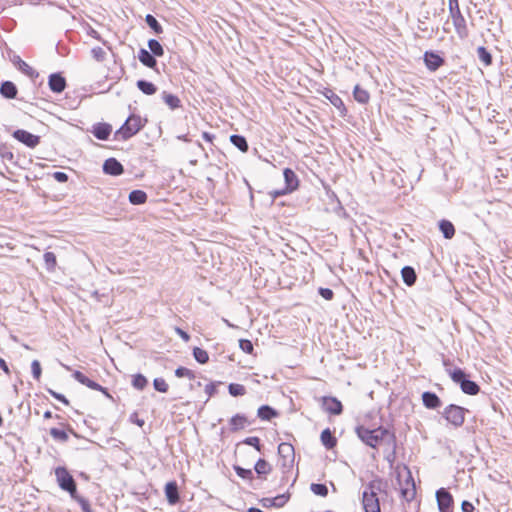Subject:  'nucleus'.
<instances>
[{
	"mask_svg": "<svg viewBox=\"0 0 512 512\" xmlns=\"http://www.w3.org/2000/svg\"><path fill=\"white\" fill-rule=\"evenodd\" d=\"M355 432L362 442L372 448H376L386 437H389L390 442L395 446V435L390 433L386 428L378 427L376 429H369L364 426H357Z\"/></svg>",
	"mask_w": 512,
	"mask_h": 512,
	"instance_id": "1",
	"label": "nucleus"
},
{
	"mask_svg": "<svg viewBox=\"0 0 512 512\" xmlns=\"http://www.w3.org/2000/svg\"><path fill=\"white\" fill-rule=\"evenodd\" d=\"M382 489V480L370 481L362 493V505L365 512H381L378 492Z\"/></svg>",
	"mask_w": 512,
	"mask_h": 512,
	"instance_id": "2",
	"label": "nucleus"
},
{
	"mask_svg": "<svg viewBox=\"0 0 512 512\" xmlns=\"http://www.w3.org/2000/svg\"><path fill=\"white\" fill-rule=\"evenodd\" d=\"M147 119L131 114L123 125L114 133L115 140H128L136 135L146 124Z\"/></svg>",
	"mask_w": 512,
	"mask_h": 512,
	"instance_id": "3",
	"label": "nucleus"
},
{
	"mask_svg": "<svg viewBox=\"0 0 512 512\" xmlns=\"http://www.w3.org/2000/svg\"><path fill=\"white\" fill-rule=\"evenodd\" d=\"M445 367L448 366L447 362H444ZM446 372L449 374L453 382L460 385L461 390L468 395H476L480 391L479 385L470 380L465 373V371L461 368H446Z\"/></svg>",
	"mask_w": 512,
	"mask_h": 512,
	"instance_id": "4",
	"label": "nucleus"
},
{
	"mask_svg": "<svg viewBox=\"0 0 512 512\" xmlns=\"http://www.w3.org/2000/svg\"><path fill=\"white\" fill-rule=\"evenodd\" d=\"M449 16L452 19L457 36L464 40L469 36L467 22L463 16L458 0H448Z\"/></svg>",
	"mask_w": 512,
	"mask_h": 512,
	"instance_id": "5",
	"label": "nucleus"
},
{
	"mask_svg": "<svg viewBox=\"0 0 512 512\" xmlns=\"http://www.w3.org/2000/svg\"><path fill=\"white\" fill-rule=\"evenodd\" d=\"M469 412L468 409L456 405L449 404L441 412V416L446 420L448 424L454 428H459L464 424L465 415Z\"/></svg>",
	"mask_w": 512,
	"mask_h": 512,
	"instance_id": "6",
	"label": "nucleus"
},
{
	"mask_svg": "<svg viewBox=\"0 0 512 512\" xmlns=\"http://www.w3.org/2000/svg\"><path fill=\"white\" fill-rule=\"evenodd\" d=\"M55 475L59 486L63 490L69 492L70 495L74 498L76 494V485L73 477L69 474V472L63 467H58L55 470Z\"/></svg>",
	"mask_w": 512,
	"mask_h": 512,
	"instance_id": "7",
	"label": "nucleus"
},
{
	"mask_svg": "<svg viewBox=\"0 0 512 512\" xmlns=\"http://www.w3.org/2000/svg\"><path fill=\"white\" fill-rule=\"evenodd\" d=\"M285 188L274 192V196H282L286 193L293 192L298 188L299 180L295 172L290 168H285L283 171Z\"/></svg>",
	"mask_w": 512,
	"mask_h": 512,
	"instance_id": "8",
	"label": "nucleus"
},
{
	"mask_svg": "<svg viewBox=\"0 0 512 512\" xmlns=\"http://www.w3.org/2000/svg\"><path fill=\"white\" fill-rule=\"evenodd\" d=\"M436 499L440 512H452L453 497L445 488L437 490Z\"/></svg>",
	"mask_w": 512,
	"mask_h": 512,
	"instance_id": "9",
	"label": "nucleus"
},
{
	"mask_svg": "<svg viewBox=\"0 0 512 512\" xmlns=\"http://www.w3.org/2000/svg\"><path fill=\"white\" fill-rule=\"evenodd\" d=\"M13 137L30 148L36 147L40 142L39 136L22 129L16 130Z\"/></svg>",
	"mask_w": 512,
	"mask_h": 512,
	"instance_id": "10",
	"label": "nucleus"
},
{
	"mask_svg": "<svg viewBox=\"0 0 512 512\" xmlns=\"http://www.w3.org/2000/svg\"><path fill=\"white\" fill-rule=\"evenodd\" d=\"M322 405L324 410L332 415H340L343 411L342 403L332 396L322 397Z\"/></svg>",
	"mask_w": 512,
	"mask_h": 512,
	"instance_id": "11",
	"label": "nucleus"
},
{
	"mask_svg": "<svg viewBox=\"0 0 512 512\" xmlns=\"http://www.w3.org/2000/svg\"><path fill=\"white\" fill-rule=\"evenodd\" d=\"M424 63L428 70L434 72L444 64V59L433 51H426L424 53Z\"/></svg>",
	"mask_w": 512,
	"mask_h": 512,
	"instance_id": "12",
	"label": "nucleus"
},
{
	"mask_svg": "<svg viewBox=\"0 0 512 512\" xmlns=\"http://www.w3.org/2000/svg\"><path fill=\"white\" fill-rule=\"evenodd\" d=\"M105 174L119 176L124 172L123 165L115 158L107 159L103 164Z\"/></svg>",
	"mask_w": 512,
	"mask_h": 512,
	"instance_id": "13",
	"label": "nucleus"
},
{
	"mask_svg": "<svg viewBox=\"0 0 512 512\" xmlns=\"http://www.w3.org/2000/svg\"><path fill=\"white\" fill-rule=\"evenodd\" d=\"M422 402L427 409L435 410L442 405L438 395L434 392L425 391L422 393Z\"/></svg>",
	"mask_w": 512,
	"mask_h": 512,
	"instance_id": "14",
	"label": "nucleus"
},
{
	"mask_svg": "<svg viewBox=\"0 0 512 512\" xmlns=\"http://www.w3.org/2000/svg\"><path fill=\"white\" fill-rule=\"evenodd\" d=\"M49 88L55 93H61L66 87V80L59 73H54L49 76Z\"/></svg>",
	"mask_w": 512,
	"mask_h": 512,
	"instance_id": "15",
	"label": "nucleus"
},
{
	"mask_svg": "<svg viewBox=\"0 0 512 512\" xmlns=\"http://www.w3.org/2000/svg\"><path fill=\"white\" fill-rule=\"evenodd\" d=\"M165 496L171 505H175L179 501L178 486L175 481L168 482L165 485Z\"/></svg>",
	"mask_w": 512,
	"mask_h": 512,
	"instance_id": "16",
	"label": "nucleus"
},
{
	"mask_svg": "<svg viewBox=\"0 0 512 512\" xmlns=\"http://www.w3.org/2000/svg\"><path fill=\"white\" fill-rule=\"evenodd\" d=\"M138 59L144 66L148 68L155 69L157 66L156 57L144 48L139 50Z\"/></svg>",
	"mask_w": 512,
	"mask_h": 512,
	"instance_id": "17",
	"label": "nucleus"
},
{
	"mask_svg": "<svg viewBox=\"0 0 512 512\" xmlns=\"http://www.w3.org/2000/svg\"><path fill=\"white\" fill-rule=\"evenodd\" d=\"M401 276L403 282L411 287L416 283L417 280V274L415 272V269L411 266H404L401 270Z\"/></svg>",
	"mask_w": 512,
	"mask_h": 512,
	"instance_id": "18",
	"label": "nucleus"
},
{
	"mask_svg": "<svg viewBox=\"0 0 512 512\" xmlns=\"http://www.w3.org/2000/svg\"><path fill=\"white\" fill-rule=\"evenodd\" d=\"M0 93L7 99H14L17 95V87L11 81H5L0 86Z\"/></svg>",
	"mask_w": 512,
	"mask_h": 512,
	"instance_id": "19",
	"label": "nucleus"
},
{
	"mask_svg": "<svg viewBox=\"0 0 512 512\" xmlns=\"http://www.w3.org/2000/svg\"><path fill=\"white\" fill-rule=\"evenodd\" d=\"M322 444L328 449H333L337 444V439L329 428L324 429L320 436Z\"/></svg>",
	"mask_w": 512,
	"mask_h": 512,
	"instance_id": "20",
	"label": "nucleus"
},
{
	"mask_svg": "<svg viewBox=\"0 0 512 512\" xmlns=\"http://www.w3.org/2000/svg\"><path fill=\"white\" fill-rule=\"evenodd\" d=\"M278 453L285 461L292 462L294 460V447L290 443H281L278 446Z\"/></svg>",
	"mask_w": 512,
	"mask_h": 512,
	"instance_id": "21",
	"label": "nucleus"
},
{
	"mask_svg": "<svg viewBox=\"0 0 512 512\" xmlns=\"http://www.w3.org/2000/svg\"><path fill=\"white\" fill-rule=\"evenodd\" d=\"M439 229L445 239H452L455 235V227L449 220L443 219L439 221Z\"/></svg>",
	"mask_w": 512,
	"mask_h": 512,
	"instance_id": "22",
	"label": "nucleus"
},
{
	"mask_svg": "<svg viewBox=\"0 0 512 512\" xmlns=\"http://www.w3.org/2000/svg\"><path fill=\"white\" fill-rule=\"evenodd\" d=\"M161 98L171 110H175L181 106V101L179 97L174 94L168 93L167 91L162 92Z\"/></svg>",
	"mask_w": 512,
	"mask_h": 512,
	"instance_id": "23",
	"label": "nucleus"
},
{
	"mask_svg": "<svg viewBox=\"0 0 512 512\" xmlns=\"http://www.w3.org/2000/svg\"><path fill=\"white\" fill-rule=\"evenodd\" d=\"M278 415L277 411L269 405H262L258 408L257 416L262 420H271Z\"/></svg>",
	"mask_w": 512,
	"mask_h": 512,
	"instance_id": "24",
	"label": "nucleus"
},
{
	"mask_svg": "<svg viewBox=\"0 0 512 512\" xmlns=\"http://www.w3.org/2000/svg\"><path fill=\"white\" fill-rule=\"evenodd\" d=\"M12 63L18 67L20 71H22L24 74L28 76H33L34 69L30 67L25 61H23L20 56L13 55L11 58Z\"/></svg>",
	"mask_w": 512,
	"mask_h": 512,
	"instance_id": "25",
	"label": "nucleus"
},
{
	"mask_svg": "<svg viewBox=\"0 0 512 512\" xmlns=\"http://www.w3.org/2000/svg\"><path fill=\"white\" fill-rule=\"evenodd\" d=\"M136 86L145 95H153L157 91V87L152 82L143 79L138 80Z\"/></svg>",
	"mask_w": 512,
	"mask_h": 512,
	"instance_id": "26",
	"label": "nucleus"
},
{
	"mask_svg": "<svg viewBox=\"0 0 512 512\" xmlns=\"http://www.w3.org/2000/svg\"><path fill=\"white\" fill-rule=\"evenodd\" d=\"M230 142L237 147L241 152H247L248 151V143L244 136L233 134L230 136Z\"/></svg>",
	"mask_w": 512,
	"mask_h": 512,
	"instance_id": "27",
	"label": "nucleus"
},
{
	"mask_svg": "<svg viewBox=\"0 0 512 512\" xmlns=\"http://www.w3.org/2000/svg\"><path fill=\"white\" fill-rule=\"evenodd\" d=\"M354 99L360 104L368 103L370 99V95L367 90L361 88L359 85H356L353 90Z\"/></svg>",
	"mask_w": 512,
	"mask_h": 512,
	"instance_id": "28",
	"label": "nucleus"
},
{
	"mask_svg": "<svg viewBox=\"0 0 512 512\" xmlns=\"http://www.w3.org/2000/svg\"><path fill=\"white\" fill-rule=\"evenodd\" d=\"M147 200V194L142 190H133L129 193V201L134 205L144 204Z\"/></svg>",
	"mask_w": 512,
	"mask_h": 512,
	"instance_id": "29",
	"label": "nucleus"
},
{
	"mask_svg": "<svg viewBox=\"0 0 512 512\" xmlns=\"http://www.w3.org/2000/svg\"><path fill=\"white\" fill-rule=\"evenodd\" d=\"M247 418L242 414H236L230 419V426L232 431L243 429L247 424Z\"/></svg>",
	"mask_w": 512,
	"mask_h": 512,
	"instance_id": "30",
	"label": "nucleus"
},
{
	"mask_svg": "<svg viewBox=\"0 0 512 512\" xmlns=\"http://www.w3.org/2000/svg\"><path fill=\"white\" fill-rule=\"evenodd\" d=\"M149 52L152 53L155 57H161L164 55L163 46L156 39H150L148 41Z\"/></svg>",
	"mask_w": 512,
	"mask_h": 512,
	"instance_id": "31",
	"label": "nucleus"
},
{
	"mask_svg": "<svg viewBox=\"0 0 512 512\" xmlns=\"http://www.w3.org/2000/svg\"><path fill=\"white\" fill-rule=\"evenodd\" d=\"M259 476L267 475L271 472L272 467L265 459H259L254 467Z\"/></svg>",
	"mask_w": 512,
	"mask_h": 512,
	"instance_id": "32",
	"label": "nucleus"
},
{
	"mask_svg": "<svg viewBox=\"0 0 512 512\" xmlns=\"http://www.w3.org/2000/svg\"><path fill=\"white\" fill-rule=\"evenodd\" d=\"M145 22L156 34H161L163 32L161 24L153 15L147 14L145 17Z\"/></svg>",
	"mask_w": 512,
	"mask_h": 512,
	"instance_id": "33",
	"label": "nucleus"
},
{
	"mask_svg": "<svg viewBox=\"0 0 512 512\" xmlns=\"http://www.w3.org/2000/svg\"><path fill=\"white\" fill-rule=\"evenodd\" d=\"M112 132V126L108 123H98V140H107Z\"/></svg>",
	"mask_w": 512,
	"mask_h": 512,
	"instance_id": "34",
	"label": "nucleus"
},
{
	"mask_svg": "<svg viewBox=\"0 0 512 512\" xmlns=\"http://www.w3.org/2000/svg\"><path fill=\"white\" fill-rule=\"evenodd\" d=\"M193 357L200 364H206L209 361V355L207 351L199 347H195L193 349Z\"/></svg>",
	"mask_w": 512,
	"mask_h": 512,
	"instance_id": "35",
	"label": "nucleus"
},
{
	"mask_svg": "<svg viewBox=\"0 0 512 512\" xmlns=\"http://www.w3.org/2000/svg\"><path fill=\"white\" fill-rule=\"evenodd\" d=\"M43 258L46 269L50 272L54 271L57 264L55 254L53 252H45Z\"/></svg>",
	"mask_w": 512,
	"mask_h": 512,
	"instance_id": "36",
	"label": "nucleus"
},
{
	"mask_svg": "<svg viewBox=\"0 0 512 512\" xmlns=\"http://www.w3.org/2000/svg\"><path fill=\"white\" fill-rule=\"evenodd\" d=\"M477 56L479 60L483 62L485 65H490L492 63V55L483 46L477 48Z\"/></svg>",
	"mask_w": 512,
	"mask_h": 512,
	"instance_id": "37",
	"label": "nucleus"
},
{
	"mask_svg": "<svg viewBox=\"0 0 512 512\" xmlns=\"http://www.w3.org/2000/svg\"><path fill=\"white\" fill-rule=\"evenodd\" d=\"M229 394L233 397L243 396L246 394V388L242 384L231 383L228 386Z\"/></svg>",
	"mask_w": 512,
	"mask_h": 512,
	"instance_id": "38",
	"label": "nucleus"
},
{
	"mask_svg": "<svg viewBox=\"0 0 512 512\" xmlns=\"http://www.w3.org/2000/svg\"><path fill=\"white\" fill-rule=\"evenodd\" d=\"M148 384L147 378L142 374L133 376L132 385L137 390H143Z\"/></svg>",
	"mask_w": 512,
	"mask_h": 512,
	"instance_id": "39",
	"label": "nucleus"
},
{
	"mask_svg": "<svg viewBox=\"0 0 512 512\" xmlns=\"http://www.w3.org/2000/svg\"><path fill=\"white\" fill-rule=\"evenodd\" d=\"M310 489L315 495L321 497H326L328 495V488L325 484L312 483Z\"/></svg>",
	"mask_w": 512,
	"mask_h": 512,
	"instance_id": "40",
	"label": "nucleus"
},
{
	"mask_svg": "<svg viewBox=\"0 0 512 512\" xmlns=\"http://www.w3.org/2000/svg\"><path fill=\"white\" fill-rule=\"evenodd\" d=\"M290 499L289 493H284L281 495H277L276 497L272 498L271 503H273L274 507L280 508L283 507L288 500Z\"/></svg>",
	"mask_w": 512,
	"mask_h": 512,
	"instance_id": "41",
	"label": "nucleus"
},
{
	"mask_svg": "<svg viewBox=\"0 0 512 512\" xmlns=\"http://www.w3.org/2000/svg\"><path fill=\"white\" fill-rule=\"evenodd\" d=\"M236 474L242 479L251 480L253 478V472L251 469H245L241 466H234Z\"/></svg>",
	"mask_w": 512,
	"mask_h": 512,
	"instance_id": "42",
	"label": "nucleus"
},
{
	"mask_svg": "<svg viewBox=\"0 0 512 512\" xmlns=\"http://www.w3.org/2000/svg\"><path fill=\"white\" fill-rule=\"evenodd\" d=\"M175 375L179 378H182V377H187L189 379H194L195 378V374L192 370L186 368V367H178L176 370H175Z\"/></svg>",
	"mask_w": 512,
	"mask_h": 512,
	"instance_id": "43",
	"label": "nucleus"
},
{
	"mask_svg": "<svg viewBox=\"0 0 512 512\" xmlns=\"http://www.w3.org/2000/svg\"><path fill=\"white\" fill-rule=\"evenodd\" d=\"M153 386L158 392L166 393L168 391V384L163 378H155Z\"/></svg>",
	"mask_w": 512,
	"mask_h": 512,
	"instance_id": "44",
	"label": "nucleus"
},
{
	"mask_svg": "<svg viewBox=\"0 0 512 512\" xmlns=\"http://www.w3.org/2000/svg\"><path fill=\"white\" fill-rule=\"evenodd\" d=\"M239 347L243 352L247 354H252L254 350L253 343L248 339H240Z\"/></svg>",
	"mask_w": 512,
	"mask_h": 512,
	"instance_id": "45",
	"label": "nucleus"
},
{
	"mask_svg": "<svg viewBox=\"0 0 512 512\" xmlns=\"http://www.w3.org/2000/svg\"><path fill=\"white\" fill-rule=\"evenodd\" d=\"M243 444L254 447L257 451L261 452L260 439L256 436L247 437L243 440Z\"/></svg>",
	"mask_w": 512,
	"mask_h": 512,
	"instance_id": "46",
	"label": "nucleus"
},
{
	"mask_svg": "<svg viewBox=\"0 0 512 512\" xmlns=\"http://www.w3.org/2000/svg\"><path fill=\"white\" fill-rule=\"evenodd\" d=\"M75 378L81 382L82 384H86L87 386L91 387V388H96V383L89 380L84 374H82L81 372L79 371H76L75 374H74Z\"/></svg>",
	"mask_w": 512,
	"mask_h": 512,
	"instance_id": "47",
	"label": "nucleus"
},
{
	"mask_svg": "<svg viewBox=\"0 0 512 512\" xmlns=\"http://www.w3.org/2000/svg\"><path fill=\"white\" fill-rule=\"evenodd\" d=\"M50 434L54 439L59 440V441H65L68 438V435L64 430L57 429V428H52L50 430Z\"/></svg>",
	"mask_w": 512,
	"mask_h": 512,
	"instance_id": "48",
	"label": "nucleus"
},
{
	"mask_svg": "<svg viewBox=\"0 0 512 512\" xmlns=\"http://www.w3.org/2000/svg\"><path fill=\"white\" fill-rule=\"evenodd\" d=\"M32 375L34 379L39 380L41 377V365L38 360H33L31 364Z\"/></svg>",
	"mask_w": 512,
	"mask_h": 512,
	"instance_id": "49",
	"label": "nucleus"
},
{
	"mask_svg": "<svg viewBox=\"0 0 512 512\" xmlns=\"http://www.w3.org/2000/svg\"><path fill=\"white\" fill-rule=\"evenodd\" d=\"M318 293L325 299V300H332L334 297V292L330 288H323L320 287L318 290Z\"/></svg>",
	"mask_w": 512,
	"mask_h": 512,
	"instance_id": "50",
	"label": "nucleus"
},
{
	"mask_svg": "<svg viewBox=\"0 0 512 512\" xmlns=\"http://www.w3.org/2000/svg\"><path fill=\"white\" fill-rule=\"evenodd\" d=\"M329 100H330L331 104L337 108H340L341 106H343L342 99L334 93H332L331 97H329Z\"/></svg>",
	"mask_w": 512,
	"mask_h": 512,
	"instance_id": "51",
	"label": "nucleus"
},
{
	"mask_svg": "<svg viewBox=\"0 0 512 512\" xmlns=\"http://www.w3.org/2000/svg\"><path fill=\"white\" fill-rule=\"evenodd\" d=\"M461 510L463 512H473L474 511V506L471 502L467 501V500H464L462 503H461Z\"/></svg>",
	"mask_w": 512,
	"mask_h": 512,
	"instance_id": "52",
	"label": "nucleus"
},
{
	"mask_svg": "<svg viewBox=\"0 0 512 512\" xmlns=\"http://www.w3.org/2000/svg\"><path fill=\"white\" fill-rule=\"evenodd\" d=\"M53 176L58 182H66L68 179V176L64 172H55Z\"/></svg>",
	"mask_w": 512,
	"mask_h": 512,
	"instance_id": "53",
	"label": "nucleus"
},
{
	"mask_svg": "<svg viewBox=\"0 0 512 512\" xmlns=\"http://www.w3.org/2000/svg\"><path fill=\"white\" fill-rule=\"evenodd\" d=\"M176 333L185 341V342H188L190 340V336L187 332H185L184 330H182L181 328H176L175 329Z\"/></svg>",
	"mask_w": 512,
	"mask_h": 512,
	"instance_id": "54",
	"label": "nucleus"
},
{
	"mask_svg": "<svg viewBox=\"0 0 512 512\" xmlns=\"http://www.w3.org/2000/svg\"><path fill=\"white\" fill-rule=\"evenodd\" d=\"M216 392V387L213 384H208L205 386V393L208 395V397H211Z\"/></svg>",
	"mask_w": 512,
	"mask_h": 512,
	"instance_id": "55",
	"label": "nucleus"
},
{
	"mask_svg": "<svg viewBox=\"0 0 512 512\" xmlns=\"http://www.w3.org/2000/svg\"><path fill=\"white\" fill-rule=\"evenodd\" d=\"M49 392H50V394H51L54 398H56V399H58V400L62 401V402H63V403H65V404H68L67 399H66L63 395L58 394V393H56V392H54V391H51V390H50Z\"/></svg>",
	"mask_w": 512,
	"mask_h": 512,
	"instance_id": "56",
	"label": "nucleus"
},
{
	"mask_svg": "<svg viewBox=\"0 0 512 512\" xmlns=\"http://www.w3.org/2000/svg\"><path fill=\"white\" fill-rule=\"evenodd\" d=\"M402 494L404 496V498H406L407 500H411L413 497H414V490L412 491H409V490H402Z\"/></svg>",
	"mask_w": 512,
	"mask_h": 512,
	"instance_id": "57",
	"label": "nucleus"
},
{
	"mask_svg": "<svg viewBox=\"0 0 512 512\" xmlns=\"http://www.w3.org/2000/svg\"><path fill=\"white\" fill-rule=\"evenodd\" d=\"M0 367L2 368V370H3L5 373L9 374V368H8V366H7L6 362H5V360H3L2 358H0Z\"/></svg>",
	"mask_w": 512,
	"mask_h": 512,
	"instance_id": "58",
	"label": "nucleus"
},
{
	"mask_svg": "<svg viewBox=\"0 0 512 512\" xmlns=\"http://www.w3.org/2000/svg\"><path fill=\"white\" fill-rule=\"evenodd\" d=\"M272 498H264L262 500V504L264 507H271L273 506V503H271Z\"/></svg>",
	"mask_w": 512,
	"mask_h": 512,
	"instance_id": "59",
	"label": "nucleus"
},
{
	"mask_svg": "<svg viewBox=\"0 0 512 512\" xmlns=\"http://www.w3.org/2000/svg\"><path fill=\"white\" fill-rule=\"evenodd\" d=\"M202 137H203V139H205L208 142H211L212 139L214 138V136L212 134L208 133V132H204L202 134Z\"/></svg>",
	"mask_w": 512,
	"mask_h": 512,
	"instance_id": "60",
	"label": "nucleus"
},
{
	"mask_svg": "<svg viewBox=\"0 0 512 512\" xmlns=\"http://www.w3.org/2000/svg\"><path fill=\"white\" fill-rule=\"evenodd\" d=\"M394 458H395V450L392 451L391 454H389L386 459L389 461V462H393L394 461Z\"/></svg>",
	"mask_w": 512,
	"mask_h": 512,
	"instance_id": "61",
	"label": "nucleus"
},
{
	"mask_svg": "<svg viewBox=\"0 0 512 512\" xmlns=\"http://www.w3.org/2000/svg\"><path fill=\"white\" fill-rule=\"evenodd\" d=\"M98 391H101L104 393L107 397H109V394L107 393V390L103 388L101 385L98 384Z\"/></svg>",
	"mask_w": 512,
	"mask_h": 512,
	"instance_id": "62",
	"label": "nucleus"
},
{
	"mask_svg": "<svg viewBox=\"0 0 512 512\" xmlns=\"http://www.w3.org/2000/svg\"><path fill=\"white\" fill-rule=\"evenodd\" d=\"M248 512H263V511L259 508L251 507L248 509Z\"/></svg>",
	"mask_w": 512,
	"mask_h": 512,
	"instance_id": "63",
	"label": "nucleus"
},
{
	"mask_svg": "<svg viewBox=\"0 0 512 512\" xmlns=\"http://www.w3.org/2000/svg\"><path fill=\"white\" fill-rule=\"evenodd\" d=\"M44 417H45V418H49V417H51V413L46 411V412L44 413Z\"/></svg>",
	"mask_w": 512,
	"mask_h": 512,
	"instance_id": "64",
	"label": "nucleus"
}]
</instances>
